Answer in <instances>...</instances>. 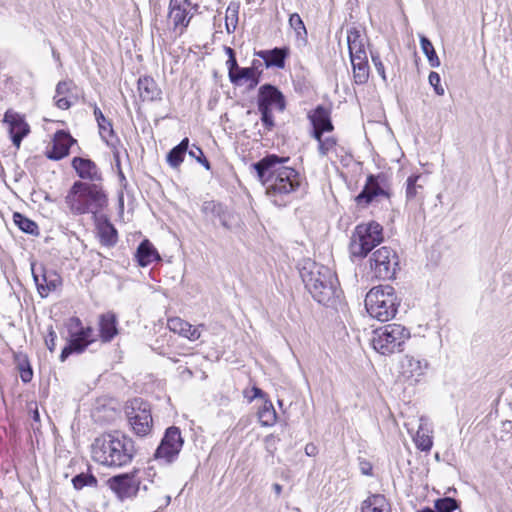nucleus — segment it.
<instances>
[{
    "label": "nucleus",
    "mask_w": 512,
    "mask_h": 512,
    "mask_svg": "<svg viewBox=\"0 0 512 512\" xmlns=\"http://www.w3.org/2000/svg\"><path fill=\"white\" fill-rule=\"evenodd\" d=\"M183 444L184 439L180 429L176 426H171L166 429L154 457L165 464H171L177 459Z\"/></svg>",
    "instance_id": "f8f14e48"
},
{
    "label": "nucleus",
    "mask_w": 512,
    "mask_h": 512,
    "mask_svg": "<svg viewBox=\"0 0 512 512\" xmlns=\"http://www.w3.org/2000/svg\"><path fill=\"white\" fill-rule=\"evenodd\" d=\"M118 321L113 312H106L99 316V336L103 343H109L118 334Z\"/></svg>",
    "instance_id": "b1692460"
},
{
    "label": "nucleus",
    "mask_w": 512,
    "mask_h": 512,
    "mask_svg": "<svg viewBox=\"0 0 512 512\" xmlns=\"http://www.w3.org/2000/svg\"><path fill=\"white\" fill-rule=\"evenodd\" d=\"M100 241L103 245L111 247L117 242V230L108 221L99 225Z\"/></svg>",
    "instance_id": "4c0bfd02"
},
{
    "label": "nucleus",
    "mask_w": 512,
    "mask_h": 512,
    "mask_svg": "<svg viewBox=\"0 0 512 512\" xmlns=\"http://www.w3.org/2000/svg\"><path fill=\"white\" fill-rule=\"evenodd\" d=\"M288 161V157L267 155L258 161V180L263 184L268 178H274L275 174L282 172V169H289L290 167L284 165Z\"/></svg>",
    "instance_id": "a211bd4d"
},
{
    "label": "nucleus",
    "mask_w": 512,
    "mask_h": 512,
    "mask_svg": "<svg viewBox=\"0 0 512 512\" xmlns=\"http://www.w3.org/2000/svg\"><path fill=\"white\" fill-rule=\"evenodd\" d=\"M428 367L429 363L427 360L418 359L409 355H406L400 364L403 378L411 384L420 382Z\"/></svg>",
    "instance_id": "f3484780"
},
{
    "label": "nucleus",
    "mask_w": 512,
    "mask_h": 512,
    "mask_svg": "<svg viewBox=\"0 0 512 512\" xmlns=\"http://www.w3.org/2000/svg\"><path fill=\"white\" fill-rule=\"evenodd\" d=\"M400 300L390 285H379L370 289L365 297V307L369 315L378 321L387 322L395 317Z\"/></svg>",
    "instance_id": "20e7f679"
},
{
    "label": "nucleus",
    "mask_w": 512,
    "mask_h": 512,
    "mask_svg": "<svg viewBox=\"0 0 512 512\" xmlns=\"http://www.w3.org/2000/svg\"><path fill=\"white\" fill-rule=\"evenodd\" d=\"M429 84L434 88V91L437 95L442 96L445 93L444 87L440 84L441 78L440 75L437 72H430L429 77Z\"/></svg>",
    "instance_id": "09e8293b"
},
{
    "label": "nucleus",
    "mask_w": 512,
    "mask_h": 512,
    "mask_svg": "<svg viewBox=\"0 0 512 512\" xmlns=\"http://www.w3.org/2000/svg\"><path fill=\"white\" fill-rule=\"evenodd\" d=\"M72 484L76 490H81L84 487H96L98 480L93 474L80 473L73 477Z\"/></svg>",
    "instance_id": "a19ab883"
},
{
    "label": "nucleus",
    "mask_w": 512,
    "mask_h": 512,
    "mask_svg": "<svg viewBox=\"0 0 512 512\" xmlns=\"http://www.w3.org/2000/svg\"><path fill=\"white\" fill-rule=\"evenodd\" d=\"M201 211L206 216L217 218L224 228H231L233 215L227 209V207L223 206L221 203L215 202L213 200L205 201L201 206Z\"/></svg>",
    "instance_id": "5701e85b"
},
{
    "label": "nucleus",
    "mask_w": 512,
    "mask_h": 512,
    "mask_svg": "<svg viewBox=\"0 0 512 512\" xmlns=\"http://www.w3.org/2000/svg\"><path fill=\"white\" fill-rule=\"evenodd\" d=\"M313 128L332 131L334 126L331 121L330 111L322 105L317 106L313 112L308 115Z\"/></svg>",
    "instance_id": "7c9ffc66"
},
{
    "label": "nucleus",
    "mask_w": 512,
    "mask_h": 512,
    "mask_svg": "<svg viewBox=\"0 0 512 512\" xmlns=\"http://www.w3.org/2000/svg\"><path fill=\"white\" fill-rule=\"evenodd\" d=\"M65 203L73 215L96 217L108 206V195L102 183L77 180L65 196Z\"/></svg>",
    "instance_id": "f03ea898"
},
{
    "label": "nucleus",
    "mask_w": 512,
    "mask_h": 512,
    "mask_svg": "<svg viewBox=\"0 0 512 512\" xmlns=\"http://www.w3.org/2000/svg\"><path fill=\"white\" fill-rule=\"evenodd\" d=\"M255 60L252 61L251 67L242 68L239 67L235 70L234 74L231 73L230 81L235 85H243L244 83L251 81V83H256L255 78ZM252 87V84H250Z\"/></svg>",
    "instance_id": "f704fd0d"
},
{
    "label": "nucleus",
    "mask_w": 512,
    "mask_h": 512,
    "mask_svg": "<svg viewBox=\"0 0 512 512\" xmlns=\"http://www.w3.org/2000/svg\"><path fill=\"white\" fill-rule=\"evenodd\" d=\"M366 36L358 28H350L347 31V43L350 54V60L355 61L356 58H368L365 49Z\"/></svg>",
    "instance_id": "4be33fe9"
},
{
    "label": "nucleus",
    "mask_w": 512,
    "mask_h": 512,
    "mask_svg": "<svg viewBox=\"0 0 512 512\" xmlns=\"http://www.w3.org/2000/svg\"><path fill=\"white\" fill-rule=\"evenodd\" d=\"M398 267V256L389 247H381L373 252L370 258V268L378 279H391Z\"/></svg>",
    "instance_id": "ddd939ff"
},
{
    "label": "nucleus",
    "mask_w": 512,
    "mask_h": 512,
    "mask_svg": "<svg viewBox=\"0 0 512 512\" xmlns=\"http://www.w3.org/2000/svg\"><path fill=\"white\" fill-rule=\"evenodd\" d=\"M253 158L254 157L251 151H249L247 154H244L242 157L245 165L252 174L256 172V162L253 161Z\"/></svg>",
    "instance_id": "6e6d98bb"
},
{
    "label": "nucleus",
    "mask_w": 512,
    "mask_h": 512,
    "mask_svg": "<svg viewBox=\"0 0 512 512\" xmlns=\"http://www.w3.org/2000/svg\"><path fill=\"white\" fill-rule=\"evenodd\" d=\"M238 22V7L235 5H229L226 9L225 15V26L227 33H233L235 31Z\"/></svg>",
    "instance_id": "79ce46f5"
},
{
    "label": "nucleus",
    "mask_w": 512,
    "mask_h": 512,
    "mask_svg": "<svg viewBox=\"0 0 512 512\" xmlns=\"http://www.w3.org/2000/svg\"><path fill=\"white\" fill-rule=\"evenodd\" d=\"M418 449L429 452L433 445L431 430L428 428L426 420L421 417L418 430L413 438Z\"/></svg>",
    "instance_id": "2f4dec72"
},
{
    "label": "nucleus",
    "mask_w": 512,
    "mask_h": 512,
    "mask_svg": "<svg viewBox=\"0 0 512 512\" xmlns=\"http://www.w3.org/2000/svg\"><path fill=\"white\" fill-rule=\"evenodd\" d=\"M71 165L80 179L87 180L88 183L103 182L102 172L91 159L74 157Z\"/></svg>",
    "instance_id": "6ab92c4d"
},
{
    "label": "nucleus",
    "mask_w": 512,
    "mask_h": 512,
    "mask_svg": "<svg viewBox=\"0 0 512 512\" xmlns=\"http://www.w3.org/2000/svg\"><path fill=\"white\" fill-rule=\"evenodd\" d=\"M33 280L37 291L42 298L47 297L51 292L56 291L62 285L61 276L54 270L46 269L43 265L36 267L31 264Z\"/></svg>",
    "instance_id": "4468645a"
},
{
    "label": "nucleus",
    "mask_w": 512,
    "mask_h": 512,
    "mask_svg": "<svg viewBox=\"0 0 512 512\" xmlns=\"http://www.w3.org/2000/svg\"><path fill=\"white\" fill-rule=\"evenodd\" d=\"M289 24H290L291 28L294 29V31L297 33L298 36H301L302 34L307 33L305 25H304L301 17L297 13H294L290 16Z\"/></svg>",
    "instance_id": "de8ad7c7"
},
{
    "label": "nucleus",
    "mask_w": 512,
    "mask_h": 512,
    "mask_svg": "<svg viewBox=\"0 0 512 512\" xmlns=\"http://www.w3.org/2000/svg\"><path fill=\"white\" fill-rule=\"evenodd\" d=\"M285 108V97L277 87L265 84L258 89V111L265 130L271 131L275 126L272 110L283 112Z\"/></svg>",
    "instance_id": "6e6552de"
},
{
    "label": "nucleus",
    "mask_w": 512,
    "mask_h": 512,
    "mask_svg": "<svg viewBox=\"0 0 512 512\" xmlns=\"http://www.w3.org/2000/svg\"><path fill=\"white\" fill-rule=\"evenodd\" d=\"M299 273L306 289L318 303L328 306L339 296L337 279L330 268L306 259Z\"/></svg>",
    "instance_id": "7ed1b4c3"
},
{
    "label": "nucleus",
    "mask_w": 512,
    "mask_h": 512,
    "mask_svg": "<svg viewBox=\"0 0 512 512\" xmlns=\"http://www.w3.org/2000/svg\"><path fill=\"white\" fill-rule=\"evenodd\" d=\"M197 8L198 6L193 5L191 0H170L168 16L174 30H179V34H182L193 16L192 9L197 10Z\"/></svg>",
    "instance_id": "2eb2a0df"
},
{
    "label": "nucleus",
    "mask_w": 512,
    "mask_h": 512,
    "mask_svg": "<svg viewBox=\"0 0 512 512\" xmlns=\"http://www.w3.org/2000/svg\"><path fill=\"white\" fill-rule=\"evenodd\" d=\"M20 376L24 383L30 382L33 377V372H32L31 367L28 365L27 368H22Z\"/></svg>",
    "instance_id": "13d9d810"
},
{
    "label": "nucleus",
    "mask_w": 512,
    "mask_h": 512,
    "mask_svg": "<svg viewBox=\"0 0 512 512\" xmlns=\"http://www.w3.org/2000/svg\"><path fill=\"white\" fill-rule=\"evenodd\" d=\"M277 414L266 394L258 388V422L263 426H271L276 422Z\"/></svg>",
    "instance_id": "393cba45"
},
{
    "label": "nucleus",
    "mask_w": 512,
    "mask_h": 512,
    "mask_svg": "<svg viewBox=\"0 0 512 512\" xmlns=\"http://www.w3.org/2000/svg\"><path fill=\"white\" fill-rule=\"evenodd\" d=\"M434 507L437 512H453L458 508V504L454 498L445 497L436 500Z\"/></svg>",
    "instance_id": "37998d69"
},
{
    "label": "nucleus",
    "mask_w": 512,
    "mask_h": 512,
    "mask_svg": "<svg viewBox=\"0 0 512 512\" xmlns=\"http://www.w3.org/2000/svg\"><path fill=\"white\" fill-rule=\"evenodd\" d=\"M371 58L372 62L378 72V74L381 76V78L386 81V74H385V68L384 65L379 57L378 54L371 52Z\"/></svg>",
    "instance_id": "8fccbe9b"
},
{
    "label": "nucleus",
    "mask_w": 512,
    "mask_h": 512,
    "mask_svg": "<svg viewBox=\"0 0 512 512\" xmlns=\"http://www.w3.org/2000/svg\"><path fill=\"white\" fill-rule=\"evenodd\" d=\"M360 469L364 475H371V473H372V466L369 462H366V461L361 462Z\"/></svg>",
    "instance_id": "e2e57ef3"
},
{
    "label": "nucleus",
    "mask_w": 512,
    "mask_h": 512,
    "mask_svg": "<svg viewBox=\"0 0 512 512\" xmlns=\"http://www.w3.org/2000/svg\"><path fill=\"white\" fill-rule=\"evenodd\" d=\"M73 143H75V140L68 132L64 130L57 131L53 137L52 148L47 151V157L51 160L63 159L69 154Z\"/></svg>",
    "instance_id": "412c9836"
},
{
    "label": "nucleus",
    "mask_w": 512,
    "mask_h": 512,
    "mask_svg": "<svg viewBox=\"0 0 512 512\" xmlns=\"http://www.w3.org/2000/svg\"><path fill=\"white\" fill-rule=\"evenodd\" d=\"M224 51H225L226 55L228 56L226 65L228 68V75L230 78L231 73L234 74L235 70H237L239 68V66H238V63L236 60L235 51L231 47H227V46L224 47Z\"/></svg>",
    "instance_id": "49530a36"
},
{
    "label": "nucleus",
    "mask_w": 512,
    "mask_h": 512,
    "mask_svg": "<svg viewBox=\"0 0 512 512\" xmlns=\"http://www.w3.org/2000/svg\"><path fill=\"white\" fill-rule=\"evenodd\" d=\"M141 482L140 468L134 467L130 472L111 476L106 485L119 501L124 502L138 497Z\"/></svg>",
    "instance_id": "1a4fd4ad"
},
{
    "label": "nucleus",
    "mask_w": 512,
    "mask_h": 512,
    "mask_svg": "<svg viewBox=\"0 0 512 512\" xmlns=\"http://www.w3.org/2000/svg\"><path fill=\"white\" fill-rule=\"evenodd\" d=\"M138 91L143 101L161 99L162 91L152 77L145 76L138 80Z\"/></svg>",
    "instance_id": "cd10ccee"
},
{
    "label": "nucleus",
    "mask_w": 512,
    "mask_h": 512,
    "mask_svg": "<svg viewBox=\"0 0 512 512\" xmlns=\"http://www.w3.org/2000/svg\"><path fill=\"white\" fill-rule=\"evenodd\" d=\"M124 410L135 434L146 436L150 433L153 420L148 402L142 398H133L126 402Z\"/></svg>",
    "instance_id": "9d476101"
},
{
    "label": "nucleus",
    "mask_w": 512,
    "mask_h": 512,
    "mask_svg": "<svg viewBox=\"0 0 512 512\" xmlns=\"http://www.w3.org/2000/svg\"><path fill=\"white\" fill-rule=\"evenodd\" d=\"M421 179L419 175H412L406 181V199L407 201H420L422 199L423 185L418 183Z\"/></svg>",
    "instance_id": "e433bc0d"
},
{
    "label": "nucleus",
    "mask_w": 512,
    "mask_h": 512,
    "mask_svg": "<svg viewBox=\"0 0 512 512\" xmlns=\"http://www.w3.org/2000/svg\"><path fill=\"white\" fill-rule=\"evenodd\" d=\"M56 339V332L53 330V327L50 326L48 329V335L45 338L46 347L49 349L50 352H53L56 348Z\"/></svg>",
    "instance_id": "3c124183"
},
{
    "label": "nucleus",
    "mask_w": 512,
    "mask_h": 512,
    "mask_svg": "<svg viewBox=\"0 0 512 512\" xmlns=\"http://www.w3.org/2000/svg\"><path fill=\"white\" fill-rule=\"evenodd\" d=\"M135 257L138 264L142 267H146L154 261L161 260L158 251L155 249L153 244L147 239L143 240L139 244L135 253Z\"/></svg>",
    "instance_id": "c85d7f7f"
},
{
    "label": "nucleus",
    "mask_w": 512,
    "mask_h": 512,
    "mask_svg": "<svg viewBox=\"0 0 512 512\" xmlns=\"http://www.w3.org/2000/svg\"><path fill=\"white\" fill-rule=\"evenodd\" d=\"M13 221L18 226V228L23 232L31 235L38 234L37 224L34 221L22 215L21 213L15 212L13 214Z\"/></svg>",
    "instance_id": "58836bf2"
},
{
    "label": "nucleus",
    "mask_w": 512,
    "mask_h": 512,
    "mask_svg": "<svg viewBox=\"0 0 512 512\" xmlns=\"http://www.w3.org/2000/svg\"><path fill=\"white\" fill-rule=\"evenodd\" d=\"M273 489L277 495H279L282 491V486L278 483L273 484Z\"/></svg>",
    "instance_id": "0e129e2a"
},
{
    "label": "nucleus",
    "mask_w": 512,
    "mask_h": 512,
    "mask_svg": "<svg viewBox=\"0 0 512 512\" xmlns=\"http://www.w3.org/2000/svg\"><path fill=\"white\" fill-rule=\"evenodd\" d=\"M353 68V77L356 84H365L369 79V64L368 58H356L355 61H351Z\"/></svg>",
    "instance_id": "c9c22d12"
},
{
    "label": "nucleus",
    "mask_w": 512,
    "mask_h": 512,
    "mask_svg": "<svg viewBox=\"0 0 512 512\" xmlns=\"http://www.w3.org/2000/svg\"><path fill=\"white\" fill-rule=\"evenodd\" d=\"M318 450H317V447L316 445H314L313 443H308L306 444L305 446V453L307 456H315L317 454Z\"/></svg>",
    "instance_id": "680f3d73"
},
{
    "label": "nucleus",
    "mask_w": 512,
    "mask_h": 512,
    "mask_svg": "<svg viewBox=\"0 0 512 512\" xmlns=\"http://www.w3.org/2000/svg\"><path fill=\"white\" fill-rule=\"evenodd\" d=\"M289 55V49L286 47L282 48H273L270 50H262L258 51V57L264 60L265 66L267 68L276 67V68H284L285 60Z\"/></svg>",
    "instance_id": "bb28decb"
},
{
    "label": "nucleus",
    "mask_w": 512,
    "mask_h": 512,
    "mask_svg": "<svg viewBox=\"0 0 512 512\" xmlns=\"http://www.w3.org/2000/svg\"><path fill=\"white\" fill-rule=\"evenodd\" d=\"M325 132H328L327 130H322L320 128H313L312 130V133H311V136L318 142V144L320 143V141H322L325 137L323 136V134Z\"/></svg>",
    "instance_id": "bf43d9fd"
},
{
    "label": "nucleus",
    "mask_w": 512,
    "mask_h": 512,
    "mask_svg": "<svg viewBox=\"0 0 512 512\" xmlns=\"http://www.w3.org/2000/svg\"><path fill=\"white\" fill-rule=\"evenodd\" d=\"M279 441L278 438H276L275 436L273 435H269L265 438L264 440V444H265V448L266 450L270 453V454H273L274 451L276 450V444L277 442Z\"/></svg>",
    "instance_id": "5fc2aeb1"
},
{
    "label": "nucleus",
    "mask_w": 512,
    "mask_h": 512,
    "mask_svg": "<svg viewBox=\"0 0 512 512\" xmlns=\"http://www.w3.org/2000/svg\"><path fill=\"white\" fill-rule=\"evenodd\" d=\"M92 459L98 464L121 469L132 463L136 448L132 438L119 432L105 433L96 438L91 447Z\"/></svg>",
    "instance_id": "f257e3e1"
},
{
    "label": "nucleus",
    "mask_w": 512,
    "mask_h": 512,
    "mask_svg": "<svg viewBox=\"0 0 512 512\" xmlns=\"http://www.w3.org/2000/svg\"><path fill=\"white\" fill-rule=\"evenodd\" d=\"M148 483L149 482H141V487H140V491H144V492H147L149 490V486H148Z\"/></svg>",
    "instance_id": "69168bd1"
},
{
    "label": "nucleus",
    "mask_w": 512,
    "mask_h": 512,
    "mask_svg": "<svg viewBox=\"0 0 512 512\" xmlns=\"http://www.w3.org/2000/svg\"><path fill=\"white\" fill-rule=\"evenodd\" d=\"M300 185L299 174L293 169H282L274 178H268L262 186L266 196L277 206L285 205V196L294 192Z\"/></svg>",
    "instance_id": "0eeeda50"
},
{
    "label": "nucleus",
    "mask_w": 512,
    "mask_h": 512,
    "mask_svg": "<svg viewBox=\"0 0 512 512\" xmlns=\"http://www.w3.org/2000/svg\"><path fill=\"white\" fill-rule=\"evenodd\" d=\"M140 476L142 482H149L150 484L154 483V478L156 477V471L153 467L149 466L143 470L140 469Z\"/></svg>",
    "instance_id": "603ef678"
},
{
    "label": "nucleus",
    "mask_w": 512,
    "mask_h": 512,
    "mask_svg": "<svg viewBox=\"0 0 512 512\" xmlns=\"http://www.w3.org/2000/svg\"><path fill=\"white\" fill-rule=\"evenodd\" d=\"M3 122L8 125V131L13 145L19 149L22 140L30 133V126L25 121L23 115L13 110H7L5 112Z\"/></svg>",
    "instance_id": "dca6fc26"
},
{
    "label": "nucleus",
    "mask_w": 512,
    "mask_h": 512,
    "mask_svg": "<svg viewBox=\"0 0 512 512\" xmlns=\"http://www.w3.org/2000/svg\"><path fill=\"white\" fill-rule=\"evenodd\" d=\"M383 241L382 226L371 221L356 226L349 245L353 257L363 258Z\"/></svg>",
    "instance_id": "423d86ee"
},
{
    "label": "nucleus",
    "mask_w": 512,
    "mask_h": 512,
    "mask_svg": "<svg viewBox=\"0 0 512 512\" xmlns=\"http://www.w3.org/2000/svg\"><path fill=\"white\" fill-rule=\"evenodd\" d=\"M188 154L190 157L194 158L198 163L202 164L206 170L211 169L209 161L205 157L202 149L197 145L193 144L190 148H188Z\"/></svg>",
    "instance_id": "a18cd8bd"
},
{
    "label": "nucleus",
    "mask_w": 512,
    "mask_h": 512,
    "mask_svg": "<svg viewBox=\"0 0 512 512\" xmlns=\"http://www.w3.org/2000/svg\"><path fill=\"white\" fill-rule=\"evenodd\" d=\"M243 395L251 403L256 398V383H251L250 388L243 391Z\"/></svg>",
    "instance_id": "4d7b16f0"
},
{
    "label": "nucleus",
    "mask_w": 512,
    "mask_h": 512,
    "mask_svg": "<svg viewBox=\"0 0 512 512\" xmlns=\"http://www.w3.org/2000/svg\"><path fill=\"white\" fill-rule=\"evenodd\" d=\"M388 198V192L380 185L379 177L369 175L363 190L356 196L355 201L358 205L367 206L377 197Z\"/></svg>",
    "instance_id": "aec40b11"
},
{
    "label": "nucleus",
    "mask_w": 512,
    "mask_h": 512,
    "mask_svg": "<svg viewBox=\"0 0 512 512\" xmlns=\"http://www.w3.org/2000/svg\"><path fill=\"white\" fill-rule=\"evenodd\" d=\"M417 512H435V511L433 509H431V508H424V509L419 510Z\"/></svg>",
    "instance_id": "774afa93"
},
{
    "label": "nucleus",
    "mask_w": 512,
    "mask_h": 512,
    "mask_svg": "<svg viewBox=\"0 0 512 512\" xmlns=\"http://www.w3.org/2000/svg\"><path fill=\"white\" fill-rule=\"evenodd\" d=\"M168 327L172 332L186 337L191 341L199 339L201 335L197 327L192 326L190 323L178 317L169 319Z\"/></svg>",
    "instance_id": "c756f323"
},
{
    "label": "nucleus",
    "mask_w": 512,
    "mask_h": 512,
    "mask_svg": "<svg viewBox=\"0 0 512 512\" xmlns=\"http://www.w3.org/2000/svg\"><path fill=\"white\" fill-rule=\"evenodd\" d=\"M69 342L62 349L60 361L64 362L73 353L80 354L95 341L93 337V328L83 327L81 320L77 317L70 319L69 324Z\"/></svg>",
    "instance_id": "9b49d317"
},
{
    "label": "nucleus",
    "mask_w": 512,
    "mask_h": 512,
    "mask_svg": "<svg viewBox=\"0 0 512 512\" xmlns=\"http://www.w3.org/2000/svg\"><path fill=\"white\" fill-rule=\"evenodd\" d=\"M55 104L58 108L63 110H66L71 106V103L68 101L66 97L57 98Z\"/></svg>",
    "instance_id": "052dcab7"
},
{
    "label": "nucleus",
    "mask_w": 512,
    "mask_h": 512,
    "mask_svg": "<svg viewBox=\"0 0 512 512\" xmlns=\"http://www.w3.org/2000/svg\"><path fill=\"white\" fill-rule=\"evenodd\" d=\"M72 82L71 81H60L56 86V96L64 95L68 93L71 89Z\"/></svg>",
    "instance_id": "864d4df0"
},
{
    "label": "nucleus",
    "mask_w": 512,
    "mask_h": 512,
    "mask_svg": "<svg viewBox=\"0 0 512 512\" xmlns=\"http://www.w3.org/2000/svg\"><path fill=\"white\" fill-rule=\"evenodd\" d=\"M189 139L184 138L178 145L173 147L166 156L168 165L173 169H178L188 153Z\"/></svg>",
    "instance_id": "72a5a7b5"
},
{
    "label": "nucleus",
    "mask_w": 512,
    "mask_h": 512,
    "mask_svg": "<svg viewBox=\"0 0 512 512\" xmlns=\"http://www.w3.org/2000/svg\"><path fill=\"white\" fill-rule=\"evenodd\" d=\"M32 417H33V419H34L35 421H39V420H40V415H39V412H38V409H37V408H35V409L33 410V415H32Z\"/></svg>",
    "instance_id": "338daca9"
},
{
    "label": "nucleus",
    "mask_w": 512,
    "mask_h": 512,
    "mask_svg": "<svg viewBox=\"0 0 512 512\" xmlns=\"http://www.w3.org/2000/svg\"><path fill=\"white\" fill-rule=\"evenodd\" d=\"M362 512H391L390 504L382 494H373L362 503Z\"/></svg>",
    "instance_id": "473e14b6"
},
{
    "label": "nucleus",
    "mask_w": 512,
    "mask_h": 512,
    "mask_svg": "<svg viewBox=\"0 0 512 512\" xmlns=\"http://www.w3.org/2000/svg\"><path fill=\"white\" fill-rule=\"evenodd\" d=\"M420 45L423 53L426 55L428 62L431 67H439L440 66V60L439 57L436 54V51L431 43V41L426 38L425 36H421L420 38Z\"/></svg>",
    "instance_id": "ea45409f"
},
{
    "label": "nucleus",
    "mask_w": 512,
    "mask_h": 512,
    "mask_svg": "<svg viewBox=\"0 0 512 512\" xmlns=\"http://www.w3.org/2000/svg\"><path fill=\"white\" fill-rule=\"evenodd\" d=\"M337 140L336 138L329 136L325 137L320 143L318 144V152L320 156L324 157L327 156L329 153L333 152L336 148Z\"/></svg>",
    "instance_id": "c03bdc74"
},
{
    "label": "nucleus",
    "mask_w": 512,
    "mask_h": 512,
    "mask_svg": "<svg viewBox=\"0 0 512 512\" xmlns=\"http://www.w3.org/2000/svg\"><path fill=\"white\" fill-rule=\"evenodd\" d=\"M410 331L400 324H388L373 331L372 346L382 355L401 352Z\"/></svg>",
    "instance_id": "39448f33"
},
{
    "label": "nucleus",
    "mask_w": 512,
    "mask_h": 512,
    "mask_svg": "<svg viewBox=\"0 0 512 512\" xmlns=\"http://www.w3.org/2000/svg\"><path fill=\"white\" fill-rule=\"evenodd\" d=\"M93 113L95 119L98 124L99 134L101 138L111 147H115V143L112 141V138H116V142H119V139L116 137L111 120L107 119L100 108L94 104L93 105Z\"/></svg>",
    "instance_id": "a878e982"
}]
</instances>
